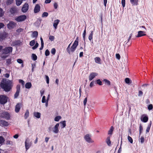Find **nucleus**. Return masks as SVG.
Returning a JSON list of instances; mask_svg holds the SVG:
<instances>
[{
	"label": "nucleus",
	"instance_id": "20e7f679",
	"mask_svg": "<svg viewBox=\"0 0 153 153\" xmlns=\"http://www.w3.org/2000/svg\"><path fill=\"white\" fill-rule=\"evenodd\" d=\"M8 98L6 95H0V103L1 104H4L6 103L7 101Z\"/></svg>",
	"mask_w": 153,
	"mask_h": 153
},
{
	"label": "nucleus",
	"instance_id": "1a4fd4ad",
	"mask_svg": "<svg viewBox=\"0 0 153 153\" xmlns=\"http://www.w3.org/2000/svg\"><path fill=\"white\" fill-rule=\"evenodd\" d=\"M98 75V74L96 72H92L88 76V79L90 81L93 80L96 76Z\"/></svg>",
	"mask_w": 153,
	"mask_h": 153
},
{
	"label": "nucleus",
	"instance_id": "c03bdc74",
	"mask_svg": "<svg viewBox=\"0 0 153 153\" xmlns=\"http://www.w3.org/2000/svg\"><path fill=\"white\" fill-rule=\"evenodd\" d=\"M4 141V139L2 136H0V144L3 143Z\"/></svg>",
	"mask_w": 153,
	"mask_h": 153
},
{
	"label": "nucleus",
	"instance_id": "864d4df0",
	"mask_svg": "<svg viewBox=\"0 0 153 153\" xmlns=\"http://www.w3.org/2000/svg\"><path fill=\"white\" fill-rule=\"evenodd\" d=\"M148 109L149 110H152L153 109V105L152 104L149 105L148 107Z\"/></svg>",
	"mask_w": 153,
	"mask_h": 153
},
{
	"label": "nucleus",
	"instance_id": "ea45409f",
	"mask_svg": "<svg viewBox=\"0 0 153 153\" xmlns=\"http://www.w3.org/2000/svg\"><path fill=\"white\" fill-rule=\"evenodd\" d=\"M10 11L12 14L15 13L16 12V9L14 8H11Z\"/></svg>",
	"mask_w": 153,
	"mask_h": 153
},
{
	"label": "nucleus",
	"instance_id": "13d9d810",
	"mask_svg": "<svg viewBox=\"0 0 153 153\" xmlns=\"http://www.w3.org/2000/svg\"><path fill=\"white\" fill-rule=\"evenodd\" d=\"M23 29H22L21 28H19L18 29L16 30V31L18 33H19L22 31H23Z\"/></svg>",
	"mask_w": 153,
	"mask_h": 153
},
{
	"label": "nucleus",
	"instance_id": "8fccbe9b",
	"mask_svg": "<svg viewBox=\"0 0 153 153\" xmlns=\"http://www.w3.org/2000/svg\"><path fill=\"white\" fill-rule=\"evenodd\" d=\"M86 34V29H85L84 30V31L83 33V40L84 41H85V36Z\"/></svg>",
	"mask_w": 153,
	"mask_h": 153
},
{
	"label": "nucleus",
	"instance_id": "3c124183",
	"mask_svg": "<svg viewBox=\"0 0 153 153\" xmlns=\"http://www.w3.org/2000/svg\"><path fill=\"white\" fill-rule=\"evenodd\" d=\"M128 139L129 141L131 143H133V140L132 138L129 136H128Z\"/></svg>",
	"mask_w": 153,
	"mask_h": 153
},
{
	"label": "nucleus",
	"instance_id": "5fc2aeb1",
	"mask_svg": "<svg viewBox=\"0 0 153 153\" xmlns=\"http://www.w3.org/2000/svg\"><path fill=\"white\" fill-rule=\"evenodd\" d=\"M50 53V51L48 49H47L45 52V55L46 56H48L49 55Z\"/></svg>",
	"mask_w": 153,
	"mask_h": 153
},
{
	"label": "nucleus",
	"instance_id": "5701e85b",
	"mask_svg": "<svg viewBox=\"0 0 153 153\" xmlns=\"http://www.w3.org/2000/svg\"><path fill=\"white\" fill-rule=\"evenodd\" d=\"M152 122L150 121V123L148 125L147 127L146 130V133H147L149 132L150 130V128L151 126Z\"/></svg>",
	"mask_w": 153,
	"mask_h": 153
},
{
	"label": "nucleus",
	"instance_id": "2f4dec72",
	"mask_svg": "<svg viewBox=\"0 0 153 153\" xmlns=\"http://www.w3.org/2000/svg\"><path fill=\"white\" fill-rule=\"evenodd\" d=\"M125 82L127 84H130L131 83V81L128 78H126L125 79Z\"/></svg>",
	"mask_w": 153,
	"mask_h": 153
},
{
	"label": "nucleus",
	"instance_id": "a19ab883",
	"mask_svg": "<svg viewBox=\"0 0 153 153\" xmlns=\"http://www.w3.org/2000/svg\"><path fill=\"white\" fill-rule=\"evenodd\" d=\"M71 44V43L70 44L68 45V46L66 49L67 51L70 54H71V48H70V46Z\"/></svg>",
	"mask_w": 153,
	"mask_h": 153
},
{
	"label": "nucleus",
	"instance_id": "58836bf2",
	"mask_svg": "<svg viewBox=\"0 0 153 153\" xmlns=\"http://www.w3.org/2000/svg\"><path fill=\"white\" fill-rule=\"evenodd\" d=\"M145 141L144 138L143 136H141L139 139V141L141 143H143Z\"/></svg>",
	"mask_w": 153,
	"mask_h": 153
},
{
	"label": "nucleus",
	"instance_id": "37998d69",
	"mask_svg": "<svg viewBox=\"0 0 153 153\" xmlns=\"http://www.w3.org/2000/svg\"><path fill=\"white\" fill-rule=\"evenodd\" d=\"M48 15V13L46 12H44L43 13L42 17H47Z\"/></svg>",
	"mask_w": 153,
	"mask_h": 153
},
{
	"label": "nucleus",
	"instance_id": "603ef678",
	"mask_svg": "<svg viewBox=\"0 0 153 153\" xmlns=\"http://www.w3.org/2000/svg\"><path fill=\"white\" fill-rule=\"evenodd\" d=\"M56 50L55 48H53L51 50V53L53 55H55V53H56Z\"/></svg>",
	"mask_w": 153,
	"mask_h": 153
},
{
	"label": "nucleus",
	"instance_id": "e433bc0d",
	"mask_svg": "<svg viewBox=\"0 0 153 153\" xmlns=\"http://www.w3.org/2000/svg\"><path fill=\"white\" fill-rule=\"evenodd\" d=\"M143 130V128L142 126L141 125H140L139 126V137L141 135V134L142 133V131Z\"/></svg>",
	"mask_w": 153,
	"mask_h": 153
},
{
	"label": "nucleus",
	"instance_id": "ddd939ff",
	"mask_svg": "<svg viewBox=\"0 0 153 153\" xmlns=\"http://www.w3.org/2000/svg\"><path fill=\"white\" fill-rule=\"evenodd\" d=\"M9 125L8 123L3 120H0V125L2 126H7Z\"/></svg>",
	"mask_w": 153,
	"mask_h": 153
},
{
	"label": "nucleus",
	"instance_id": "f257e3e1",
	"mask_svg": "<svg viewBox=\"0 0 153 153\" xmlns=\"http://www.w3.org/2000/svg\"><path fill=\"white\" fill-rule=\"evenodd\" d=\"M1 88L6 92H8L11 89L13 86L12 82L7 79H3L0 83Z\"/></svg>",
	"mask_w": 153,
	"mask_h": 153
},
{
	"label": "nucleus",
	"instance_id": "7c9ffc66",
	"mask_svg": "<svg viewBox=\"0 0 153 153\" xmlns=\"http://www.w3.org/2000/svg\"><path fill=\"white\" fill-rule=\"evenodd\" d=\"M29 111L27 109L26 110V112L25 114V118L26 119L29 116Z\"/></svg>",
	"mask_w": 153,
	"mask_h": 153
},
{
	"label": "nucleus",
	"instance_id": "a211bd4d",
	"mask_svg": "<svg viewBox=\"0 0 153 153\" xmlns=\"http://www.w3.org/2000/svg\"><path fill=\"white\" fill-rule=\"evenodd\" d=\"M29 139L27 138L26 139L25 142V147L26 151H27L30 148V146L29 143Z\"/></svg>",
	"mask_w": 153,
	"mask_h": 153
},
{
	"label": "nucleus",
	"instance_id": "aec40b11",
	"mask_svg": "<svg viewBox=\"0 0 153 153\" xmlns=\"http://www.w3.org/2000/svg\"><path fill=\"white\" fill-rule=\"evenodd\" d=\"M66 122L65 120L62 121L60 122V126L62 128H63L66 126Z\"/></svg>",
	"mask_w": 153,
	"mask_h": 153
},
{
	"label": "nucleus",
	"instance_id": "09e8293b",
	"mask_svg": "<svg viewBox=\"0 0 153 153\" xmlns=\"http://www.w3.org/2000/svg\"><path fill=\"white\" fill-rule=\"evenodd\" d=\"M13 0H7L6 4L7 5L11 4L13 2Z\"/></svg>",
	"mask_w": 153,
	"mask_h": 153
},
{
	"label": "nucleus",
	"instance_id": "f704fd0d",
	"mask_svg": "<svg viewBox=\"0 0 153 153\" xmlns=\"http://www.w3.org/2000/svg\"><path fill=\"white\" fill-rule=\"evenodd\" d=\"M32 59L34 61H35L37 60V57L36 55L34 53H33L32 54Z\"/></svg>",
	"mask_w": 153,
	"mask_h": 153
},
{
	"label": "nucleus",
	"instance_id": "c9c22d12",
	"mask_svg": "<svg viewBox=\"0 0 153 153\" xmlns=\"http://www.w3.org/2000/svg\"><path fill=\"white\" fill-rule=\"evenodd\" d=\"M38 36V33L36 31H34L32 34V36L33 37L36 38Z\"/></svg>",
	"mask_w": 153,
	"mask_h": 153
},
{
	"label": "nucleus",
	"instance_id": "0eeeda50",
	"mask_svg": "<svg viewBox=\"0 0 153 153\" xmlns=\"http://www.w3.org/2000/svg\"><path fill=\"white\" fill-rule=\"evenodd\" d=\"M78 44V42L77 40H75L73 45L71 48V52H74Z\"/></svg>",
	"mask_w": 153,
	"mask_h": 153
},
{
	"label": "nucleus",
	"instance_id": "a878e982",
	"mask_svg": "<svg viewBox=\"0 0 153 153\" xmlns=\"http://www.w3.org/2000/svg\"><path fill=\"white\" fill-rule=\"evenodd\" d=\"M106 142L108 146H110L111 145V142L110 140V138L109 137H107L106 140Z\"/></svg>",
	"mask_w": 153,
	"mask_h": 153
},
{
	"label": "nucleus",
	"instance_id": "de8ad7c7",
	"mask_svg": "<svg viewBox=\"0 0 153 153\" xmlns=\"http://www.w3.org/2000/svg\"><path fill=\"white\" fill-rule=\"evenodd\" d=\"M35 42L34 40L31 41L30 42V45L31 46H33L35 44Z\"/></svg>",
	"mask_w": 153,
	"mask_h": 153
},
{
	"label": "nucleus",
	"instance_id": "0e129e2a",
	"mask_svg": "<svg viewBox=\"0 0 153 153\" xmlns=\"http://www.w3.org/2000/svg\"><path fill=\"white\" fill-rule=\"evenodd\" d=\"M94 82H95L94 81H93L90 83V88H92L94 85Z\"/></svg>",
	"mask_w": 153,
	"mask_h": 153
},
{
	"label": "nucleus",
	"instance_id": "774afa93",
	"mask_svg": "<svg viewBox=\"0 0 153 153\" xmlns=\"http://www.w3.org/2000/svg\"><path fill=\"white\" fill-rule=\"evenodd\" d=\"M116 58L118 59H120V55L119 53H117L116 55Z\"/></svg>",
	"mask_w": 153,
	"mask_h": 153
},
{
	"label": "nucleus",
	"instance_id": "a18cd8bd",
	"mask_svg": "<svg viewBox=\"0 0 153 153\" xmlns=\"http://www.w3.org/2000/svg\"><path fill=\"white\" fill-rule=\"evenodd\" d=\"M96 82L97 84L100 85H102V82L100 79H98L96 80Z\"/></svg>",
	"mask_w": 153,
	"mask_h": 153
},
{
	"label": "nucleus",
	"instance_id": "cd10ccee",
	"mask_svg": "<svg viewBox=\"0 0 153 153\" xmlns=\"http://www.w3.org/2000/svg\"><path fill=\"white\" fill-rule=\"evenodd\" d=\"M114 129V128L113 127V126H111L108 132V134H112Z\"/></svg>",
	"mask_w": 153,
	"mask_h": 153
},
{
	"label": "nucleus",
	"instance_id": "4d7b16f0",
	"mask_svg": "<svg viewBox=\"0 0 153 153\" xmlns=\"http://www.w3.org/2000/svg\"><path fill=\"white\" fill-rule=\"evenodd\" d=\"M6 63L8 65H9L11 64V59H8L6 60Z\"/></svg>",
	"mask_w": 153,
	"mask_h": 153
},
{
	"label": "nucleus",
	"instance_id": "4468645a",
	"mask_svg": "<svg viewBox=\"0 0 153 153\" xmlns=\"http://www.w3.org/2000/svg\"><path fill=\"white\" fill-rule=\"evenodd\" d=\"M40 7L38 4H37L35 5L34 9V13H37L39 12L40 10Z\"/></svg>",
	"mask_w": 153,
	"mask_h": 153
},
{
	"label": "nucleus",
	"instance_id": "f03ea898",
	"mask_svg": "<svg viewBox=\"0 0 153 153\" xmlns=\"http://www.w3.org/2000/svg\"><path fill=\"white\" fill-rule=\"evenodd\" d=\"M0 117L7 120H9L10 119V115L7 112L3 111L0 114Z\"/></svg>",
	"mask_w": 153,
	"mask_h": 153
},
{
	"label": "nucleus",
	"instance_id": "412c9836",
	"mask_svg": "<svg viewBox=\"0 0 153 153\" xmlns=\"http://www.w3.org/2000/svg\"><path fill=\"white\" fill-rule=\"evenodd\" d=\"M59 22V20L57 19L55 20L54 21V22L53 24V27H54L55 29H56L57 26Z\"/></svg>",
	"mask_w": 153,
	"mask_h": 153
},
{
	"label": "nucleus",
	"instance_id": "7ed1b4c3",
	"mask_svg": "<svg viewBox=\"0 0 153 153\" xmlns=\"http://www.w3.org/2000/svg\"><path fill=\"white\" fill-rule=\"evenodd\" d=\"M27 18V16L25 15H20L19 16L16 17L15 19V20L18 22L24 21Z\"/></svg>",
	"mask_w": 153,
	"mask_h": 153
},
{
	"label": "nucleus",
	"instance_id": "423d86ee",
	"mask_svg": "<svg viewBox=\"0 0 153 153\" xmlns=\"http://www.w3.org/2000/svg\"><path fill=\"white\" fill-rule=\"evenodd\" d=\"M16 23L13 21H10L7 25L8 28L9 30H11L15 27L16 26Z\"/></svg>",
	"mask_w": 153,
	"mask_h": 153
},
{
	"label": "nucleus",
	"instance_id": "f8f14e48",
	"mask_svg": "<svg viewBox=\"0 0 153 153\" xmlns=\"http://www.w3.org/2000/svg\"><path fill=\"white\" fill-rule=\"evenodd\" d=\"M84 139L88 143H93L94 141L92 140L91 138L88 134H87L84 136Z\"/></svg>",
	"mask_w": 153,
	"mask_h": 153
},
{
	"label": "nucleus",
	"instance_id": "69168bd1",
	"mask_svg": "<svg viewBox=\"0 0 153 153\" xmlns=\"http://www.w3.org/2000/svg\"><path fill=\"white\" fill-rule=\"evenodd\" d=\"M20 85L19 84L16 87V91H20Z\"/></svg>",
	"mask_w": 153,
	"mask_h": 153
},
{
	"label": "nucleus",
	"instance_id": "4be33fe9",
	"mask_svg": "<svg viewBox=\"0 0 153 153\" xmlns=\"http://www.w3.org/2000/svg\"><path fill=\"white\" fill-rule=\"evenodd\" d=\"M32 86V84L31 82H27L25 85V87L26 88L29 89Z\"/></svg>",
	"mask_w": 153,
	"mask_h": 153
},
{
	"label": "nucleus",
	"instance_id": "2eb2a0df",
	"mask_svg": "<svg viewBox=\"0 0 153 153\" xmlns=\"http://www.w3.org/2000/svg\"><path fill=\"white\" fill-rule=\"evenodd\" d=\"M140 119L142 121L146 123L148 121L149 119L148 116H146V115L143 114L142 116Z\"/></svg>",
	"mask_w": 153,
	"mask_h": 153
},
{
	"label": "nucleus",
	"instance_id": "6e6552de",
	"mask_svg": "<svg viewBox=\"0 0 153 153\" xmlns=\"http://www.w3.org/2000/svg\"><path fill=\"white\" fill-rule=\"evenodd\" d=\"M8 36V33L5 32L0 33V41H1L4 40Z\"/></svg>",
	"mask_w": 153,
	"mask_h": 153
},
{
	"label": "nucleus",
	"instance_id": "9b49d317",
	"mask_svg": "<svg viewBox=\"0 0 153 153\" xmlns=\"http://www.w3.org/2000/svg\"><path fill=\"white\" fill-rule=\"evenodd\" d=\"M22 105V104L20 103H18L15 106V111L16 113H18Z\"/></svg>",
	"mask_w": 153,
	"mask_h": 153
},
{
	"label": "nucleus",
	"instance_id": "9d476101",
	"mask_svg": "<svg viewBox=\"0 0 153 153\" xmlns=\"http://www.w3.org/2000/svg\"><path fill=\"white\" fill-rule=\"evenodd\" d=\"M28 4L27 3H25L22 8V11L23 13L26 12L28 9Z\"/></svg>",
	"mask_w": 153,
	"mask_h": 153
},
{
	"label": "nucleus",
	"instance_id": "39448f33",
	"mask_svg": "<svg viewBox=\"0 0 153 153\" xmlns=\"http://www.w3.org/2000/svg\"><path fill=\"white\" fill-rule=\"evenodd\" d=\"M13 48L11 47H5L3 50V53L4 54H7L12 51Z\"/></svg>",
	"mask_w": 153,
	"mask_h": 153
},
{
	"label": "nucleus",
	"instance_id": "6ab92c4d",
	"mask_svg": "<svg viewBox=\"0 0 153 153\" xmlns=\"http://www.w3.org/2000/svg\"><path fill=\"white\" fill-rule=\"evenodd\" d=\"M138 2V0H130V2L132 6L137 5Z\"/></svg>",
	"mask_w": 153,
	"mask_h": 153
},
{
	"label": "nucleus",
	"instance_id": "dca6fc26",
	"mask_svg": "<svg viewBox=\"0 0 153 153\" xmlns=\"http://www.w3.org/2000/svg\"><path fill=\"white\" fill-rule=\"evenodd\" d=\"M146 34H145V32L144 31H139L138 32V34L136 36L137 37H139L142 36H146Z\"/></svg>",
	"mask_w": 153,
	"mask_h": 153
},
{
	"label": "nucleus",
	"instance_id": "052dcab7",
	"mask_svg": "<svg viewBox=\"0 0 153 153\" xmlns=\"http://www.w3.org/2000/svg\"><path fill=\"white\" fill-rule=\"evenodd\" d=\"M17 62L19 64H22L23 63V60L21 59H18L17 60Z\"/></svg>",
	"mask_w": 153,
	"mask_h": 153
},
{
	"label": "nucleus",
	"instance_id": "79ce46f5",
	"mask_svg": "<svg viewBox=\"0 0 153 153\" xmlns=\"http://www.w3.org/2000/svg\"><path fill=\"white\" fill-rule=\"evenodd\" d=\"M61 118V117L60 116H58L54 118V120L56 121H59V120Z\"/></svg>",
	"mask_w": 153,
	"mask_h": 153
},
{
	"label": "nucleus",
	"instance_id": "f3484780",
	"mask_svg": "<svg viewBox=\"0 0 153 153\" xmlns=\"http://www.w3.org/2000/svg\"><path fill=\"white\" fill-rule=\"evenodd\" d=\"M59 126V123H57L55 126L53 130V132L55 133H57L59 132L58 128Z\"/></svg>",
	"mask_w": 153,
	"mask_h": 153
},
{
	"label": "nucleus",
	"instance_id": "473e14b6",
	"mask_svg": "<svg viewBox=\"0 0 153 153\" xmlns=\"http://www.w3.org/2000/svg\"><path fill=\"white\" fill-rule=\"evenodd\" d=\"M23 1V0H16V3L17 6L21 5Z\"/></svg>",
	"mask_w": 153,
	"mask_h": 153
},
{
	"label": "nucleus",
	"instance_id": "c756f323",
	"mask_svg": "<svg viewBox=\"0 0 153 153\" xmlns=\"http://www.w3.org/2000/svg\"><path fill=\"white\" fill-rule=\"evenodd\" d=\"M40 40H41V47L39 48V49L40 50H42L43 49V47H44V42H43V40L41 37L40 38Z\"/></svg>",
	"mask_w": 153,
	"mask_h": 153
},
{
	"label": "nucleus",
	"instance_id": "b1692460",
	"mask_svg": "<svg viewBox=\"0 0 153 153\" xmlns=\"http://www.w3.org/2000/svg\"><path fill=\"white\" fill-rule=\"evenodd\" d=\"M103 81H104L105 82V84L108 85L110 86L111 85V82H110L108 80L106 79H104Z\"/></svg>",
	"mask_w": 153,
	"mask_h": 153
},
{
	"label": "nucleus",
	"instance_id": "bb28decb",
	"mask_svg": "<svg viewBox=\"0 0 153 153\" xmlns=\"http://www.w3.org/2000/svg\"><path fill=\"white\" fill-rule=\"evenodd\" d=\"M95 62L97 63L100 64L101 61V59L99 57H96L94 58Z\"/></svg>",
	"mask_w": 153,
	"mask_h": 153
},
{
	"label": "nucleus",
	"instance_id": "72a5a7b5",
	"mask_svg": "<svg viewBox=\"0 0 153 153\" xmlns=\"http://www.w3.org/2000/svg\"><path fill=\"white\" fill-rule=\"evenodd\" d=\"M21 42L20 40H17L13 42V44L15 45H19L20 44Z\"/></svg>",
	"mask_w": 153,
	"mask_h": 153
},
{
	"label": "nucleus",
	"instance_id": "680f3d73",
	"mask_svg": "<svg viewBox=\"0 0 153 153\" xmlns=\"http://www.w3.org/2000/svg\"><path fill=\"white\" fill-rule=\"evenodd\" d=\"M121 3L123 7H124L125 6V0H122Z\"/></svg>",
	"mask_w": 153,
	"mask_h": 153
},
{
	"label": "nucleus",
	"instance_id": "6e6d98bb",
	"mask_svg": "<svg viewBox=\"0 0 153 153\" xmlns=\"http://www.w3.org/2000/svg\"><path fill=\"white\" fill-rule=\"evenodd\" d=\"M45 78L46 80V82L47 84H48L49 82V77L47 75H45Z\"/></svg>",
	"mask_w": 153,
	"mask_h": 153
},
{
	"label": "nucleus",
	"instance_id": "393cba45",
	"mask_svg": "<svg viewBox=\"0 0 153 153\" xmlns=\"http://www.w3.org/2000/svg\"><path fill=\"white\" fill-rule=\"evenodd\" d=\"M34 115L36 118H39L40 117L41 114L38 112H35L34 113Z\"/></svg>",
	"mask_w": 153,
	"mask_h": 153
},
{
	"label": "nucleus",
	"instance_id": "bf43d9fd",
	"mask_svg": "<svg viewBox=\"0 0 153 153\" xmlns=\"http://www.w3.org/2000/svg\"><path fill=\"white\" fill-rule=\"evenodd\" d=\"M46 101V100L45 97L44 96L42 98V102L43 103H45Z\"/></svg>",
	"mask_w": 153,
	"mask_h": 153
},
{
	"label": "nucleus",
	"instance_id": "49530a36",
	"mask_svg": "<svg viewBox=\"0 0 153 153\" xmlns=\"http://www.w3.org/2000/svg\"><path fill=\"white\" fill-rule=\"evenodd\" d=\"M20 91H17L14 95V97L15 98H16L19 95Z\"/></svg>",
	"mask_w": 153,
	"mask_h": 153
},
{
	"label": "nucleus",
	"instance_id": "338daca9",
	"mask_svg": "<svg viewBox=\"0 0 153 153\" xmlns=\"http://www.w3.org/2000/svg\"><path fill=\"white\" fill-rule=\"evenodd\" d=\"M19 83H20L21 84H22V85H24L25 84L24 81L22 79H19Z\"/></svg>",
	"mask_w": 153,
	"mask_h": 153
},
{
	"label": "nucleus",
	"instance_id": "4c0bfd02",
	"mask_svg": "<svg viewBox=\"0 0 153 153\" xmlns=\"http://www.w3.org/2000/svg\"><path fill=\"white\" fill-rule=\"evenodd\" d=\"M4 12L2 9L0 7V18L2 17L4 15Z\"/></svg>",
	"mask_w": 153,
	"mask_h": 153
},
{
	"label": "nucleus",
	"instance_id": "e2e57ef3",
	"mask_svg": "<svg viewBox=\"0 0 153 153\" xmlns=\"http://www.w3.org/2000/svg\"><path fill=\"white\" fill-rule=\"evenodd\" d=\"M49 39L51 41H53L54 40V37L53 36H49Z\"/></svg>",
	"mask_w": 153,
	"mask_h": 153
},
{
	"label": "nucleus",
	"instance_id": "c85d7f7f",
	"mask_svg": "<svg viewBox=\"0 0 153 153\" xmlns=\"http://www.w3.org/2000/svg\"><path fill=\"white\" fill-rule=\"evenodd\" d=\"M93 31H91L88 36V39L90 41L93 39Z\"/></svg>",
	"mask_w": 153,
	"mask_h": 153
}]
</instances>
